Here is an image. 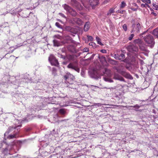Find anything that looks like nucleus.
Returning <instances> with one entry per match:
<instances>
[{
  "label": "nucleus",
  "instance_id": "5701e85b",
  "mask_svg": "<svg viewBox=\"0 0 158 158\" xmlns=\"http://www.w3.org/2000/svg\"><path fill=\"white\" fill-rule=\"evenodd\" d=\"M113 12H114V9L113 8H110L108 12L107 13V15H110Z\"/></svg>",
  "mask_w": 158,
  "mask_h": 158
},
{
  "label": "nucleus",
  "instance_id": "f3484780",
  "mask_svg": "<svg viewBox=\"0 0 158 158\" xmlns=\"http://www.w3.org/2000/svg\"><path fill=\"white\" fill-rule=\"evenodd\" d=\"M139 48L142 51H144L145 52H148V50L147 48L143 45V44H141L140 45H139Z\"/></svg>",
  "mask_w": 158,
  "mask_h": 158
},
{
  "label": "nucleus",
  "instance_id": "b1692460",
  "mask_svg": "<svg viewBox=\"0 0 158 158\" xmlns=\"http://www.w3.org/2000/svg\"><path fill=\"white\" fill-rule=\"evenodd\" d=\"M67 58L69 60H73L74 56L73 55H69L67 56Z\"/></svg>",
  "mask_w": 158,
  "mask_h": 158
},
{
  "label": "nucleus",
  "instance_id": "680f3d73",
  "mask_svg": "<svg viewBox=\"0 0 158 158\" xmlns=\"http://www.w3.org/2000/svg\"><path fill=\"white\" fill-rule=\"evenodd\" d=\"M147 6L149 8H150V6H149L148 5H147Z\"/></svg>",
  "mask_w": 158,
  "mask_h": 158
},
{
  "label": "nucleus",
  "instance_id": "4c0bfd02",
  "mask_svg": "<svg viewBox=\"0 0 158 158\" xmlns=\"http://www.w3.org/2000/svg\"><path fill=\"white\" fill-rule=\"evenodd\" d=\"M134 36V34H131L130 36H129V37L128 38V39L130 40H131L133 37Z\"/></svg>",
  "mask_w": 158,
  "mask_h": 158
},
{
  "label": "nucleus",
  "instance_id": "a18cd8bd",
  "mask_svg": "<svg viewBox=\"0 0 158 158\" xmlns=\"http://www.w3.org/2000/svg\"><path fill=\"white\" fill-rule=\"evenodd\" d=\"M81 74L82 76L84 77L85 75V73L83 71H82L81 72Z\"/></svg>",
  "mask_w": 158,
  "mask_h": 158
},
{
  "label": "nucleus",
  "instance_id": "79ce46f5",
  "mask_svg": "<svg viewBox=\"0 0 158 158\" xmlns=\"http://www.w3.org/2000/svg\"><path fill=\"white\" fill-rule=\"evenodd\" d=\"M89 51V49L88 48H85L83 49V52H87Z\"/></svg>",
  "mask_w": 158,
  "mask_h": 158
},
{
  "label": "nucleus",
  "instance_id": "473e14b6",
  "mask_svg": "<svg viewBox=\"0 0 158 158\" xmlns=\"http://www.w3.org/2000/svg\"><path fill=\"white\" fill-rule=\"evenodd\" d=\"M59 112L61 114H64L65 113V111L63 109H61L60 110H59Z\"/></svg>",
  "mask_w": 158,
  "mask_h": 158
},
{
  "label": "nucleus",
  "instance_id": "ea45409f",
  "mask_svg": "<svg viewBox=\"0 0 158 158\" xmlns=\"http://www.w3.org/2000/svg\"><path fill=\"white\" fill-rule=\"evenodd\" d=\"M22 45H20V44H18L15 46L14 47V49H16L18 48L19 47L21 46Z\"/></svg>",
  "mask_w": 158,
  "mask_h": 158
},
{
  "label": "nucleus",
  "instance_id": "864d4df0",
  "mask_svg": "<svg viewBox=\"0 0 158 158\" xmlns=\"http://www.w3.org/2000/svg\"><path fill=\"white\" fill-rule=\"evenodd\" d=\"M152 13L155 15L156 16V14L155 13Z\"/></svg>",
  "mask_w": 158,
  "mask_h": 158
},
{
  "label": "nucleus",
  "instance_id": "39448f33",
  "mask_svg": "<svg viewBox=\"0 0 158 158\" xmlns=\"http://www.w3.org/2000/svg\"><path fill=\"white\" fill-rule=\"evenodd\" d=\"M144 40L146 44H150L152 45L154 44V42L153 37L150 34H148L145 36L144 38Z\"/></svg>",
  "mask_w": 158,
  "mask_h": 158
},
{
  "label": "nucleus",
  "instance_id": "a878e982",
  "mask_svg": "<svg viewBox=\"0 0 158 158\" xmlns=\"http://www.w3.org/2000/svg\"><path fill=\"white\" fill-rule=\"evenodd\" d=\"M104 105H108V106H113V107H112L113 108H116L117 107H119L120 106H120L119 105H110V104H104Z\"/></svg>",
  "mask_w": 158,
  "mask_h": 158
},
{
  "label": "nucleus",
  "instance_id": "2f4dec72",
  "mask_svg": "<svg viewBox=\"0 0 158 158\" xmlns=\"http://www.w3.org/2000/svg\"><path fill=\"white\" fill-rule=\"evenodd\" d=\"M123 28L125 31H126L127 29V25L125 24H124L123 26Z\"/></svg>",
  "mask_w": 158,
  "mask_h": 158
},
{
  "label": "nucleus",
  "instance_id": "5fc2aeb1",
  "mask_svg": "<svg viewBox=\"0 0 158 158\" xmlns=\"http://www.w3.org/2000/svg\"><path fill=\"white\" fill-rule=\"evenodd\" d=\"M137 2L138 3L140 2V0H137Z\"/></svg>",
  "mask_w": 158,
  "mask_h": 158
},
{
  "label": "nucleus",
  "instance_id": "20e7f679",
  "mask_svg": "<svg viewBox=\"0 0 158 158\" xmlns=\"http://www.w3.org/2000/svg\"><path fill=\"white\" fill-rule=\"evenodd\" d=\"M67 68L75 70L79 73L80 69L78 68L77 62L75 61L74 62L70 63L67 66Z\"/></svg>",
  "mask_w": 158,
  "mask_h": 158
},
{
  "label": "nucleus",
  "instance_id": "0eeeda50",
  "mask_svg": "<svg viewBox=\"0 0 158 158\" xmlns=\"http://www.w3.org/2000/svg\"><path fill=\"white\" fill-rule=\"evenodd\" d=\"M48 60L52 65L57 66L59 64L58 61L52 55H51L49 57Z\"/></svg>",
  "mask_w": 158,
  "mask_h": 158
},
{
  "label": "nucleus",
  "instance_id": "052dcab7",
  "mask_svg": "<svg viewBox=\"0 0 158 158\" xmlns=\"http://www.w3.org/2000/svg\"><path fill=\"white\" fill-rule=\"evenodd\" d=\"M63 64H66V62H63Z\"/></svg>",
  "mask_w": 158,
  "mask_h": 158
},
{
  "label": "nucleus",
  "instance_id": "72a5a7b5",
  "mask_svg": "<svg viewBox=\"0 0 158 158\" xmlns=\"http://www.w3.org/2000/svg\"><path fill=\"white\" fill-rule=\"evenodd\" d=\"M119 58L121 59V60L124 59L125 57L123 53L121 54L120 55H119Z\"/></svg>",
  "mask_w": 158,
  "mask_h": 158
},
{
  "label": "nucleus",
  "instance_id": "6e6d98bb",
  "mask_svg": "<svg viewBox=\"0 0 158 158\" xmlns=\"http://www.w3.org/2000/svg\"><path fill=\"white\" fill-rule=\"evenodd\" d=\"M115 88L114 87H111L110 88H109L108 89H114Z\"/></svg>",
  "mask_w": 158,
  "mask_h": 158
},
{
  "label": "nucleus",
  "instance_id": "603ef678",
  "mask_svg": "<svg viewBox=\"0 0 158 158\" xmlns=\"http://www.w3.org/2000/svg\"><path fill=\"white\" fill-rule=\"evenodd\" d=\"M152 112H153V113L154 114H156V111L155 110H152Z\"/></svg>",
  "mask_w": 158,
  "mask_h": 158
},
{
  "label": "nucleus",
  "instance_id": "dca6fc26",
  "mask_svg": "<svg viewBox=\"0 0 158 158\" xmlns=\"http://www.w3.org/2000/svg\"><path fill=\"white\" fill-rule=\"evenodd\" d=\"M17 135V134L16 133L13 135H10L8 136L7 138L9 139H11L14 138H16Z\"/></svg>",
  "mask_w": 158,
  "mask_h": 158
},
{
  "label": "nucleus",
  "instance_id": "412c9836",
  "mask_svg": "<svg viewBox=\"0 0 158 158\" xmlns=\"http://www.w3.org/2000/svg\"><path fill=\"white\" fill-rule=\"evenodd\" d=\"M96 39L98 43L101 45H103V44L101 42V39L97 36H96Z\"/></svg>",
  "mask_w": 158,
  "mask_h": 158
},
{
  "label": "nucleus",
  "instance_id": "49530a36",
  "mask_svg": "<svg viewBox=\"0 0 158 158\" xmlns=\"http://www.w3.org/2000/svg\"><path fill=\"white\" fill-rule=\"evenodd\" d=\"M101 52L103 53H106V50H101Z\"/></svg>",
  "mask_w": 158,
  "mask_h": 158
},
{
  "label": "nucleus",
  "instance_id": "e433bc0d",
  "mask_svg": "<svg viewBox=\"0 0 158 158\" xmlns=\"http://www.w3.org/2000/svg\"><path fill=\"white\" fill-rule=\"evenodd\" d=\"M56 26L59 28H61V25L58 22H56L55 23Z\"/></svg>",
  "mask_w": 158,
  "mask_h": 158
},
{
  "label": "nucleus",
  "instance_id": "4be33fe9",
  "mask_svg": "<svg viewBox=\"0 0 158 158\" xmlns=\"http://www.w3.org/2000/svg\"><path fill=\"white\" fill-rule=\"evenodd\" d=\"M63 98H61V97H58L57 98H56L55 97H54L52 98V99L53 100H54L55 101H56V100H57V103H56V104H58V103L59 102V101H58V100H59L62 99ZM55 102H56L55 101Z\"/></svg>",
  "mask_w": 158,
  "mask_h": 158
},
{
  "label": "nucleus",
  "instance_id": "6e6552de",
  "mask_svg": "<svg viewBox=\"0 0 158 158\" xmlns=\"http://www.w3.org/2000/svg\"><path fill=\"white\" fill-rule=\"evenodd\" d=\"M117 70L118 73L124 76L125 77L131 80L133 79V77L130 74L123 71L119 70L118 69H117Z\"/></svg>",
  "mask_w": 158,
  "mask_h": 158
},
{
  "label": "nucleus",
  "instance_id": "0e129e2a",
  "mask_svg": "<svg viewBox=\"0 0 158 158\" xmlns=\"http://www.w3.org/2000/svg\"><path fill=\"white\" fill-rule=\"evenodd\" d=\"M52 103V104H55V103Z\"/></svg>",
  "mask_w": 158,
  "mask_h": 158
},
{
  "label": "nucleus",
  "instance_id": "58836bf2",
  "mask_svg": "<svg viewBox=\"0 0 158 158\" xmlns=\"http://www.w3.org/2000/svg\"><path fill=\"white\" fill-rule=\"evenodd\" d=\"M58 56L59 57H60V58H63V59H65V57L63 55L61 54H60L59 53L58 54Z\"/></svg>",
  "mask_w": 158,
  "mask_h": 158
},
{
  "label": "nucleus",
  "instance_id": "9b49d317",
  "mask_svg": "<svg viewBox=\"0 0 158 158\" xmlns=\"http://www.w3.org/2000/svg\"><path fill=\"white\" fill-rule=\"evenodd\" d=\"M66 29L70 31L71 32L73 33H75L77 32V31L76 29L73 27H67L66 28Z\"/></svg>",
  "mask_w": 158,
  "mask_h": 158
},
{
  "label": "nucleus",
  "instance_id": "8fccbe9b",
  "mask_svg": "<svg viewBox=\"0 0 158 158\" xmlns=\"http://www.w3.org/2000/svg\"><path fill=\"white\" fill-rule=\"evenodd\" d=\"M141 6L142 7H146V6H145V4H141Z\"/></svg>",
  "mask_w": 158,
  "mask_h": 158
},
{
  "label": "nucleus",
  "instance_id": "6ab92c4d",
  "mask_svg": "<svg viewBox=\"0 0 158 158\" xmlns=\"http://www.w3.org/2000/svg\"><path fill=\"white\" fill-rule=\"evenodd\" d=\"M2 152L3 154L5 155L7 154L8 152V149L7 147L5 148H3L2 150Z\"/></svg>",
  "mask_w": 158,
  "mask_h": 158
},
{
  "label": "nucleus",
  "instance_id": "c9c22d12",
  "mask_svg": "<svg viewBox=\"0 0 158 158\" xmlns=\"http://www.w3.org/2000/svg\"><path fill=\"white\" fill-rule=\"evenodd\" d=\"M87 37L88 40L92 41L93 40V38L91 36L87 35Z\"/></svg>",
  "mask_w": 158,
  "mask_h": 158
},
{
  "label": "nucleus",
  "instance_id": "f8f14e48",
  "mask_svg": "<svg viewBox=\"0 0 158 158\" xmlns=\"http://www.w3.org/2000/svg\"><path fill=\"white\" fill-rule=\"evenodd\" d=\"M74 21L79 25H81L83 23L82 21L78 18H75L73 19Z\"/></svg>",
  "mask_w": 158,
  "mask_h": 158
},
{
  "label": "nucleus",
  "instance_id": "393cba45",
  "mask_svg": "<svg viewBox=\"0 0 158 158\" xmlns=\"http://www.w3.org/2000/svg\"><path fill=\"white\" fill-rule=\"evenodd\" d=\"M99 59L101 61V62H106V57L103 56H102L99 57Z\"/></svg>",
  "mask_w": 158,
  "mask_h": 158
},
{
  "label": "nucleus",
  "instance_id": "e2e57ef3",
  "mask_svg": "<svg viewBox=\"0 0 158 158\" xmlns=\"http://www.w3.org/2000/svg\"><path fill=\"white\" fill-rule=\"evenodd\" d=\"M135 152V151H131V152Z\"/></svg>",
  "mask_w": 158,
  "mask_h": 158
},
{
  "label": "nucleus",
  "instance_id": "c756f323",
  "mask_svg": "<svg viewBox=\"0 0 158 158\" xmlns=\"http://www.w3.org/2000/svg\"><path fill=\"white\" fill-rule=\"evenodd\" d=\"M114 57L116 59H118L119 60H121V59L119 58V55L118 54H114Z\"/></svg>",
  "mask_w": 158,
  "mask_h": 158
},
{
  "label": "nucleus",
  "instance_id": "4d7b16f0",
  "mask_svg": "<svg viewBox=\"0 0 158 158\" xmlns=\"http://www.w3.org/2000/svg\"><path fill=\"white\" fill-rule=\"evenodd\" d=\"M145 6H146V7L147 6V5H148V3H146L145 4Z\"/></svg>",
  "mask_w": 158,
  "mask_h": 158
},
{
  "label": "nucleus",
  "instance_id": "c03bdc74",
  "mask_svg": "<svg viewBox=\"0 0 158 158\" xmlns=\"http://www.w3.org/2000/svg\"><path fill=\"white\" fill-rule=\"evenodd\" d=\"M124 11L123 10H118V11H117V13H120L121 14H123V12Z\"/></svg>",
  "mask_w": 158,
  "mask_h": 158
},
{
  "label": "nucleus",
  "instance_id": "7ed1b4c3",
  "mask_svg": "<svg viewBox=\"0 0 158 158\" xmlns=\"http://www.w3.org/2000/svg\"><path fill=\"white\" fill-rule=\"evenodd\" d=\"M54 39L53 40V45L54 46L58 47L62 45L63 43L61 40L62 37L59 35L54 36Z\"/></svg>",
  "mask_w": 158,
  "mask_h": 158
},
{
  "label": "nucleus",
  "instance_id": "7c9ffc66",
  "mask_svg": "<svg viewBox=\"0 0 158 158\" xmlns=\"http://www.w3.org/2000/svg\"><path fill=\"white\" fill-rule=\"evenodd\" d=\"M126 6V4L124 2H123L120 5V8H124Z\"/></svg>",
  "mask_w": 158,
  "mask_h": 158
},
{
  "label": "nucleus",
  "instance_id": "13d9d810",
  "mask_svg": "<svg viewBox=\"0 0 158 158\" xmlns=\"http://www.w3.org/2000/svg\"><path fill=\"white\" fill-rule=\"evenodd\" d=\"M143 2H145V0H141Z\"/></svg>",
  "mask_w": 158,
  "mask_h": 158
},
{
  "label": "nucleus",
  "instance_id": "aec40b11",
  "mask_svg": "<svg viewBox=\"0 0 158 158\" xmlns=\"http://www.w3.org/2000/svg\"><path fill=\"white\" fill-rule=\"evenodd\" d=\"M98 75V73L95 71H93V73L90 75V76L94 78H96V77H97Z\"/></svg>",
  "mask_w": 158,
  "mask_h": 158
},
{
  "label": "nucleus",
  "instance_id": "a211bd4d",
  "mask_svg": "<svg viewBox=\"0 0 158 158\" xmlns=\"http://www.w3.org/2000/svg\"><path fill=\"white\" fill-rule=\"evenodd\" d=\"M134 43L135 44H137L139 46V45L142 44V42L140 39H138L135 40H134Z\"/></svg>",
  "mask_w": 158,
  "mask_h": 158
},
{
  "label": "nucleus",
  "instance_id": "423d86ee",
  "mask_svg": "<svg viewBox=\"0 0 158 158\" xmlns=\"http://www.w3.org/2000/svg\"><path fill=\"white\" fill-rule=\"evenodd\" d=\"M63 6L64 9L72 16H75L76 15L77 13L76 11L68 5L65 4L63 5Z\"/></svg>",
  "mask_w": 158,
  "mask_h": 158
},
{
  "label": "nucleus",
  "instance_id": "f257e3e1",
  "mask_svg": "<svg viewBox=\"0 0 158 158\" xmlns=\"http://www.w3.org/2000/svg\"><path fill=\"white\" fill-rule=\"evenodd\" d=\"M65 80L66 83H68L69 84H72L73 83L74 81V77L70 73H67L64 76Z\"/></svg>",
  "mask_w": 158,
  "mask_h": 158
},
{
  "label": "nucleus",
  "instance_id": "bf43d9fd",
  "mask_svg": "<svg viewBox=\"0 0 158 158\" xmlns=\"http://www.w3.org/2000/svg\"><path fill=\"white\" fill-rule=\"evenodd\" d=\"M52 70L53 71H56V69H55L53 68V69H52Z\"/></svg>",
  "mask_w": 158,
  "mask_h": 158
},
{
  "label": "nucleus",
  "instance_id": "f704fd0d",
  "mask_svg": "<svg viewBox=\"0 0 158 158\" xmlns=\"http://www.w3.org/2000/svg\"><path fill=\"white\" fill-rule=\"evenodd\" d=\"M152 5L154 7V8H153L154 9H155L156 10H158V6L157 5H156V4L155 3H153Z\"/></svg>",
  "mask_w": 158,
  "mask_h": 158
},
{
  "label": "nucleus",
  "instance_id": "9d476101",
  "mask_svg": "<svg viewBox=\"0 0 158 158\" xmlns=\"http://www.w3.org/2000/svg\"><path fill=\"white\" fill-rule=\"evenodd\" d=\"M99 0H89L90 5L92 6L97 5L98 4Z\"/></svg>",
  "mask_w": 158,
  "mask_h": 158
},
{
  "label": "nucleus",
  "instance_id": "c85d7f7f",
  "mask_svg": "<svg viewBox=\"0 0 158 158\" xmlns=\"http://www.w3.org/2000/svg\"><path fill=\"white\" fill-rule=\"evenodd\" d=\"M104 104H102L99 103H95L94 104L93 106H95L96 107H100L102 105H104Z\"/></svg>",
  "mask_w": 158,
  "mask_h": 158
},
{
  "label": "nucleus",
  "instance_id": "1a4fd4ad",
  "mask_svg": "<svg viewBox=\"0 0 158 158\" xmlns=\"http://www.w3.org/2000/svg\"><path fill=\"white\" fill-rule=\"evenodd\" d=\"M127 50L130 52H137L138 51V47L134 45H129L127 48Z\"/></svg>",
  "mask_w": 158,
  "mask_h": 158
},
{
  "label": "nucleus",
  "instance_id": "cd10ccee",
  "mask_svg": "<svg viewBox=\"0 0 158 158\" xmlns=\"http://www.w3.org/2000/svg\"><path fill=\"white\" fill-rule=\"evenodd\" d=\"M104 79L105 81H108L110 82H113V81L112 80H111V79L108 78H107L104 77Z\"/></svg>",
  "mask_w": 158,
  "mask_h": 158
},
{
  "label": "nucleus",
  "instance_id": "3c124183",
  "mask_svg": "<svg viewBox=\"0 0 158 158\" xmlns=\"http://www.w3.org/2000/svg\"><path fill=\"white\" fill-rule=\"evenodd\" d=\"M22 126V125H18L17 126H16L15 127H14V128L15 129H16V128H17L19 127H21V126Z\"/></svg>",
  "mask_w": 158,
  "mask_h": 158
},
{
  "label": "nucleus",
  "instance_id": "37998d69",
  "mask_svg": "<svg viewBox=\"0 0 158 158\" xmlns=\"http://www.w3.org/2000/svg\"><path fill=\"white\" fill-rule=\"evenodd\" d=\"M59 15L62 17L66 18V17L62 13H59Z\"/></svg>",
  "mask_w": 158,
  "mask_h": 158
},
{
  "label": "nucleus",
  "instance_id": "4468645a",
  "mask_svg": "<svg viewBox=\"0 0 158 158\" xmlns=\"http://www.w3.org/2000/svg\"><path fill=\"white\" fill-rule=\"evenodd\" d=\"M89 23L86 22L85 24L84 27V29L85 31H87L89 29Z\"/></svg>",
  "mask_w": 158,
  "mask_h": 158
},
{
  "label": "nucleus",
  "instance_id": "ddd939ff",
  "mask_svg": "<svg viewBox=\"0 0 158 158\" xmlns=\"http://www.w3.org/2000/svg\"><path fill=\"white\" fill-rule=\"evenodd\" d=\"M114 78L115 79L119 80L121 81H124V79L122 77L118 75H115L114 77Z\"/></svg>",
  "mask_w": 158,
  "mask_h": 158
},
{
  "label": "nucleus",
  "instance_id": "de8ad7c7",
  "mask_svg": "<svg viewBox=\"0 0 158 158\" xmlns=\"http://www.w3.org/2000/svg\"><path fill=\"white\" fill-rule=\"evenodd\" d=\"M145 2L147 3L150 4L151 3L150 0H145Z\"/></svg>",
  "mask_w": 158,
  "mask_h": 158
},
{
  "label": "nucleus",
  "instance_id": "2eb2a0df",
  "mask_svg": "<svg viewBox=\"0 0 158 158\" xmlns=\"http://www.w3.org/2000/svg\"><path fill=\"white\" fill-rule=\"evenodd\" d=\"M152 34L154 36L158 37V27L153 30Z\"/></svg>",
  "mask_w": 158,
  "mask_h": 158
},
{
  "label": "nucleus",
  "instance_id": "a19ab883",
  "mask_svg": "<svg viewBox=\"0 0 158 158\" xmlns=\"http://www.w3.org/2000/svg\"><path fill=\"white\" fill-rule=\"evenodd\" d=\"M89 45L90 46H92L93 47H94L95 45V43L93 42H90L89 43Z\"/></svg>",
  "mask_w": 158,
  "mask_h": 158
},
{
  "label": "nucleus",
  "instance_id": "09e8293b",
  "mask_svg": "<svg viewBox=\"0 0 158 158\" xmlns=\"http://www.w3.org/2000/svg\"><path fill=\"white\" fill-rule=\"evenodd\" d=\"M71 2L72 3H74L77 4V1L75 0H71Z\"/></svg>",
  "mask_w": 158,
  "mask_h": 158
},
{
  "label": "nucleus",
  "instance_id": "bb28decb",
  "mask_svg": "<svg viewBox=\"0 0 158 158\" xmlns=\"http://www.w3.org/2000/svg\"><path fill=\"white\" fill-rule=\"evenodd\" d=\"M130 107H133L134 108V109L135 110H137L139 108V106L138 105H136L134 106H131Z\"/></svg>",
  "mask_w": 158,
  "mask_h": 158
},
{
  "label": "nucleus",
  "instance_id": "f03ea898",
  "mask_svg": "<svg viewBox=\"0 0 158 158\" xmlns=\"http://www.w3.org/2000/svg\"><path fill=\"white\" fill-rule=\"evenodd\" d=\"M131 27L132 29L131 31V33L137 34L140 32L142 26L140 23L136 22L132 24Z\"/></svg>",
  "mask_w": 158,
  "mask_h": 158
}]
</instances>
